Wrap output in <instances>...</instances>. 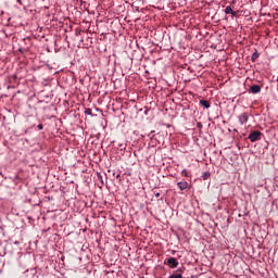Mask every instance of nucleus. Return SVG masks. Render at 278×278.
I'll list each match as a JSON object with an SVG mask.
<instances>
[{
    "mask_svg": "<svg viewBox=\"0 0 278 278\" xmlns=\"http://www.w3.org/2000/svg\"><path fill=\"white\" fill-rule=\"evenodd\" d=\"M200 105H202V108H205L206 110H210V101L207 100H200Z\"/></svg>",
    "mask_w": 278,
    "mask_h": 278,
    "instance_id": "nucleus-7",
    "label": "nucleus"
},
{
    "mask_svg": "<svg viewBox=\"0 0 278 278\" xmlns=\"http://www.w3.org/2000/svg\"><path fill=\"white\" fill-rule=\"evenodd\" d=\"M250 92H252V94H257V93L262 92V86H260V85H252L250 87Z\"/></svg>",
    "mask_w": 278,
    "mask_h": 278,
    "instance_id": "nucleus-4",
    "label": "nucleus"
},
{
    "mask_svg": "<svg viewBox=\"0 0 278 278\" xmlns=\"http://www.w3.org/2000/svg\"><path fill=\"white\" fill-rule=\"evenodd\" d=\"M248 140H250V142H257V140H262V131L254 130L250 132V135L248 136Z\"/></svg>",
    "mask_w": 278,
    "mask_h": 278,
    "instance_id": "nucleus-1",
    "label": "nucleus"
},
{
    "mask_svg": "<svg viewBox=\"0 0 278 278\" xmlns=\"http://www.w3.org/2000/svg\"><path fill=\"white\" fill-rule=\"evenodd\" d=\"M211 176L212 174H210V172H204L202 177L204 180H206V179H210Z\"/></svg>",
    "mask_w": 278,
    "mask_h": 278,
    "instance_id": "nucleus-9",
    "label": "nucleus"
},
{
    "mask_svg": "<svg viewBox=\"0 0 278 278\" xmlns=\"http://www.w3.org/2000/svg\"><path fill=\"white\" fill-rule=\"evenodd\" d=\"M182 175H184L185 177H188V172H187L186 169H184V170H182Z\"/></svg>",
    "mask_w": 278,
    "mask_h": 278,
    "instance_id": "nucleus-15",
    "label": "nucleus"
},
{
    "mask_svg": "<svg viewBox=\"0 0 278 278\" xmlns=\"http://www.w3.org/2000/svg\"><path fill=\"white\" fill-rule=\"evenodd\" d=\"M85 114H87L88 116H92V109H86Z\"/></svg>",
    "mask_w": 278,
    "mask_h": 278,
    "instance_id": "nucleus-12",
    "label": "nucleus"
},
{
    "mask_svg": "<svg viewBox=\"0 0 278 278\" xmlns=\"http://www.w3.org/2000/svg\"><path fill=\"white\" fill-rule=\"evenodd\" d=\"M167 266H169V268H177V266H179V261L175 257H169L167 260Z\"/></svg>",
    "mask_w": 278,
    "mask_h": 278,
    "instance_id": "nucleus-3",
    "label": "nucleus"
},
{
    "mask_svg": "<svg viewBox=\"0 0 278 278\" xmlns=\"http://www.w3.org/2000/svg\"><path fill=\"white\" fill-rule=\"evenodd\" d=\"M177 187L179 188V190L184 191L190 188V184H188V181H179L177 184Z\"/></svg>",
    "mask_w": 278,
    "mask_h": 278,
    "instance_id": "nucleus-5",
    "label": "nucleus"
},
{
    "mask_svg": "<svg viewBox=\"0 0 278 278\" xmlns=\"http://www.w3.org/2000/svg\"><path fill=\"white\" fill-rule=\"evenodd\" d=\"M257 58H260V53L257 52V50H255V51L253 52L252 56H251V60H252L253 62H255V60H257Z\"/></svg>",
    "mask_w": 278,
    "mask_h": 278,
    "instance_id": "nucleus-8",
    "label": "nucleus"
},
{
    "mask_svg": "<svg viewBox=\"0 0 278 278\" xmlns=\"http://www.w3.org/2000/svg\"><path fill=\"white\" fill-rule=\"evenodd\" d=\"M240 125H247L249 123V113H242L238 116Z\"/></svg>",
    "mask_w": 278,
    "mask_h": 278,
    "instance_id": "nucleus-2",
    "label": "nucleus"
},
{
    "mask_svg": "<svg viewBox=\"0 0 278 278\" xmlns=\"http://www.w3.org/2000/svg\"><path fill=\"white\" fill-rule=\"evenodd\" d=\"M153 194L156 199H160V197H162V193H160V191L153 190Z\"/></svg>",
    "mask_w": 278,
    "mask_h": 278,
    "instance_id": "nucleus-11",
    "label": "nucleus"
},
{
    "mask_svg": "<svg viewBox=\"0 0 278 278\" xmlns=\"http://www.w3.org/2000/svg\"><path fill=\"white\" fill-rule=\"evenodd\" d=\"M225 14H231V16H238V12L233 11L231 5L226 7Z\"/></svg>",
    "mask_w": 278,
    "mask_h": 278,
    "instance_id": "nucleus-6",
    "label": "nucleus"
},
{
    "mask_svg": "<svg viewBox=\"0 0 278 278\" xmlns=\"http://www.w3.org/2000/svg\"><path fill=\"white\" fill-rule=\"evenodd\" d=\"M169 278H184V275L181 274H173L169 276Z\"/></svg>",
    "mask_w": 278,
    "mask_h": 278,
    "instance_id": "nucleus-10",
    "label": "nucleus"
},
{
    "mask_svg": "<svg viewBox=\"0 0 278 278\" xmlns=\"http://www.w3.org/2000/svg\"><path fill=\"white\" fill-rule=\"evenodd\" d=\"M197 127L198 129H203V124H201L200 122L197 123Z\"/></svg>",
    "mask_w": 278,
    "mask_h": 278,
    "instance_id": "nucleus-14",
    "label": "nucleus"
},
{
    "mask_svg": "<svg viewBox=\"0 0 278 278\" xmlns=\"http://www.w3.org/2000/svg\"><path fill=\"white\" fill-rule=\"evenodd\" d=\"M37 129H39V131H42V129H45V126H43L42 124H39V125L37 126Z\"/></svg>",
    "mask_w": 278,
    "mask_h": 278,
    "instance_id": "nucleus-13",
    "label": "nucleus"
}]
</instances>
